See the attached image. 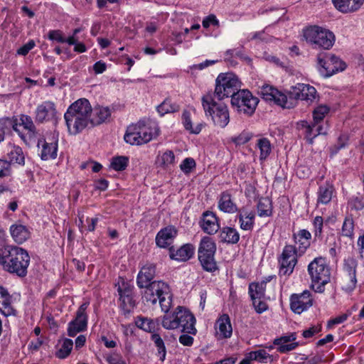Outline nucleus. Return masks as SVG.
<instances>
[{
    "label": "nucleus",
    "mask_w": 364,
    "mask_h": 364,
    "mask_svg": "<svg viewBox=\"0 0 364 364\" xmlns=\"http://www.w3.org/2000/svg\"><path fill=\"white\" fill-rule=\"evenodd\" d=\"M92 107L85 98L71 104L64 114L68 132L76 135L86 128L92 127Z\"/></svg>",
    "instance_id": "1"
},
{
    "label": "nucleus",
    "mask_w": 364,
    "mask_h": 364,
    "mask_svg": "<svg viewBox=\"0 0 364 364\" xmlns=\"http://www.w3.org/2000/svg\"><path fill=\"white\" fill-rule=\"evenodd\" d=\"M29 263L30 256L21 247L7 245L0 252V266L3 270L10 274L19 277H26Z\"/></svg>",
    "instance_id": "2"
},
{
    "label": "nucleus",
    "mask_w": 364,
    "mask_h": 364,
    "mask_svg": "<svg viewBox=\"0 0 364 364\" xmlns=\"http://www.w3.org/2000/svg\"><path fill=\"white\" fill-rule=\"evenodd\" d=\"M143 301L148 305L159 303L163 311L167 313L172 303V294L169 286L163 281H154L149 286L144 288L141 292Z\"/></svg>",
    "instance_id": "3"
},
{
    "label": "nucleus",
    "mask_w": 364,
    "mask_h": 364,
    "mask_svg": "<svg viewBox=\"0 0 364 364\" xmlns=\"http://www.w3.org/2000/svg\"><path fill=\"white\" fill-rule=\"evenodd\" d=\"M195 324L194 316L182 306H178L172 314L165 315L162 320V326L164 328L168 330L181 328L183 333L191 335H195L197 332Z\"/></svg>",
    "instance_id": "4"
},
{
    "label": "nucleus",
    "mask_w": 364,
    "mask_h": 364,
    "mask_svg": "<svg viewBox=\"0 0 364 364\" xmlns=\"http://www.w3.org/2000/svg\"><path fill=\"white\" fill-rule=\"evenodd\" d=\"M303 38L314 49L330 50L334 45L336 36L329 29L314 25L303 29Z\"/></svg>",
    "instance_id": "5"
},
{
    "label": "nucleus",
    "mask_w": 364,
    "mask_h": 364,
    "mask_svg": "<svg viewBox=\"0 0 364 364\" xmlns=\"http://www.w3.org/2000/svg\"><path fill=\"white\" fill-rule=\"evenodd\" d=\"M201 101L205 115L211 117L215 126L225 128L230 122L228 107L223 103L216 102L211 92L204 95Z\"/></svg>",
    "instance_id": "6"
},
{
    "label": "nucleus",
    "mask_w": 364,
    "mask_h": 364,
    "mask_svg": "<svg viewBox=\"0 0 364 364\" xmlns=\"http://www.w3.org/2000/svg\"><path fill=\"white\" fill-rule=\"evenodd\" d=\"M308 272L311 279V287L316 292L323 293L324 286L330 282L331 272L325 259L315 258L308 265Z\"/></svg>",
    "instance_id": "7"
},
{
    "label": "nucleus",
    "mask_w": 364,
    "mask_h": 364,
    "mask_svg": "<svg viewBox=\"0 0 364 364\" xmlns=\"http://www.w3.org/2000/svg\"><path fill=\"white\" fill-rule=\"evenodd\" d=\"M159 134V129L155 127H146L144 122L139 121L136 124L128 127L124 139L131 145H141L150 141Z\"/></svg>",
    "instance_id": "8"
},
{
    "label": "nucleus",
    "mask_w": 364,
    "mask_h": 364,
    "mask_svg": "<svg viewBox=\"0 0 364 364\" xmlns=\"http://www.w3.org/2000/svg\"><path fill=\"white\" fill-rule=\"evenodd\" d=\"M240 82L238 78L232 73H220L215 80L213 97L221 100L225 97L233 96L239 90Z\"/></svg>",
    "instance_id": "9"
},
{
    "label": "nucleus",
    "mask_w": 364,
    "mask_h": 364,
    "mask_svg": "<svg viewBox=\"0 0 364 364\" xmlns=\"http://www.w3.org/2000/svg\"><path fill=\"white\" fill-rule=\"evenodd\" d=\"M216 245L212 238L204 237L201 239L198 255V260L204 270L214 272L217 269V264L214 257Z\"/></svg>",
    "instance_id": "10"
},
{
    "label": "nucleus",
    "mask_w": 364,
    "mask_h": 364,
    "mask_svg": "<svg viewBox=\"0 0 364 364\" xmlns=\"http://www.w3.org/2000/svg\"><path fill=\"white\" fill-rule=\"evenodd\" d=\"M259 100L247 90H239L232 96V107L239 113L252 115L258 105Z\"/></svg>",
    "instance_id": "11"
},
{
    "label": "nucleus",
    "mask_w": 364,
    "mask_h": 364,
    "mask_svg": "<svg viewBox=\"0 0 364 364\" xmlns=\"http://www.w3.org/2000/svg\"><path fill=\"white\" fill-rule=\"evenodd\" d=\"M260 95L265 101L273 102L283 108L289 109L292 107V104L288 102L287 96L273 86L263 85L260 90Z\"/></svg>",
    "instance_id": "12"
},
{
    "label": "nucleus",
    "mask_w": 364,
    "mask_h": 364,
    "mask_svg": "<svg viewBox=\"0 0 364 364\" xmlns=\"http://www.w3.org/2000/svg\"><path fill=\"white\" fill-rule=\"evenodd\" d=\"M296 248L292 245H286L279 260L280 264L279 274L290 275L297 262Z\"/></svg>",
    "instance_id": "13"
},
{
    "label": "nucleus",
    "mask_w": 364,
    "mask_h": 364,
    "mask_svg": "<svg viewBox=\"0 0 364 364\" xmlns=\"http://www.w3.org/2000/svg\"><path fill=\"white\" fill-rule=\"evenodd\" d=\"M318 64L323 70V73L326 77H330L335 73L346 69V63L334 54H330L327 60H324L318 55Z\"/></svg>",
    "instance_id": "14"
},
{
    "label": "nucleus",
    "mask_w": 364,
    "mask_h": 364,
    "mask_svg": "<svg viewBox=\"0 0 364 364\" xmlns=\"http://www.w3.org/2000/svg\"><path fill=\"white\" fill-rule=\"evenodd\" d=\"M89 306V302H84L78 308L75 318L68 324V333L69 336L73 337L77 333L83 331L87 328V315L86 310Z\"/></svg>",
    "instance_id": "15"
},
{
    "label": "nucleus",
    "mask_w": 364,
    "mask_h": 364,
    "mask_svg": "<svg viewBox=\"0 0 364 364\" xmlns=\"http://www.w3.org/2000/svg\"><path fill=\"white\" fill-rule=\"evenodd\" d=\"M313 305V298L308 290L300 294H294L290 297L291 309L296 314H300Z\"/></svg>",
    "instance_id": "16"
},
{
    "label": "nucleus",
    "mask_w": 364,
    "mask_h": 364,
    "mask_svg": "<svg viewBox=\"0 0 364 364\" xmlns=\"http://www.w3.org/2000/svg\"><path fill=\"white\" fill-rule=\"evenodd\" d=\"M35 114V120L38 123L54 119L57 114L55 103L51 101L43 102L37 106Z\"/></svg>",
    "instance_id": "17"
},
{
    "label": "nucleus",
    "mask_w": 364,
    "mask_h": 364,
    "mask_svg": "<svg viewBox=\"0 0 364 364\" xmlns=\"http://www.w3.org/2000/svg\"><path fill=\"white\" fill-rule=\"evenodd\" d=\"M316 89L307 84L299 83L293 87L291 95L294 98L312 102L316 97Z\"/></svg>",
    "instance_id": "18"
},
{
    "label": "nucleus",
    "mask_w": 364,
    "mask_h": 364,
    "mask_svg": "<svg viewBox=\"0 0 364 364\" xmlns=\"http://www.w3.org/2000/svg\"><path fill=\"white\" fill-rule=\"evenodd\" d=\"M156 275V266L154 264L147 263L144 265L136 278V284L139 288L144 289L150 284H151L154 281V278Z\"/></svg>",
    "instance_id": "19"
},
{
    "label": "nucleus",
    "mask_w": 364,
    "mask_h": 364,
    "mask_svg": "<svg viewBox=\"0 0 364 364\" xmlns=\"http://www.w3.org/2000/svg\"><path fill=\"white\" fill-rule=\"evenodd\" d=\"M178 231L172 225L162 228L156 236V244L161 248L168 247L177 236Z\"/></svg>",
    "instance_id": "20"
},
{
    "label": "nucleus",
    "mask_w": 364,
    "mask_h": 364,
    "mask_svg": "<svg viewBox=\"0 0 364 364\" xmlns=\"http://www.w3.org/2000/svg\"><path fill=\"white\" fill-rule=\"evenodd\" d=\"M168 250L171 259L186 262L194 255L195 247L191 244H185L176 250L173 247H170Z\"/></svg>",
    "instance_id": "21"
},
{
    "label": "nucleus",
    "mask_w": 364,
    "mask_h": 364,
    "mask_svg": "<svg viewBox=\"0 0 364 364\" xmlns=\"http://www.w3.org/2000/svg\"><path fill=\"white\" fill-rule=\"evenodd\" d=\"M200 227L208 235L216 233L220 228V225L215 214L210 211L203 213L200 221Z\"/></svg>",
    "instance_id": "22"
},
{
    "label": "nucleus",
    "mask_w": 364,
    "mask_h": 364,
    "mask_svg": "<svg viewBox=\"0 0 364 364\" xmlns=\"http://www.w3.org/2000/svg\"><path fill=\"white\" fill-rule=\"evenodd\" d=\"M0 311L5 316L16 315V310L11 304V296L7 289L0 286Z\"/></svg>",
    "instance_id": "23"
},
{
    "label": "nucleus",
    "mask_w": 364,
    "mask_h": 364,
    "mask_svg": "<svg viewBox=\"0 0 364 364\" xmlns=\"http://www.w3.org/2000/svg\"><path fill=\"white\" fill-rule=\"evenodd\" d=\"M41 144H42L41 159L46 161L56 158L58 151L57 140L53 139L51 141H48L46 139H41L38 141V145L39 146Z\"/></svg>",
    "instance_id": "24"
},
{
    "label": "nucleus",
    "mask_w": 364,
    "mask_h": 364,
    "mask_svg": "<svg viewBox=\"0 0 364 364\" xmlns=\"http://www.w3.org/2000/svg\"><path fill=\"white\" fill-rule=\"evenodd\" d=\"M215 328L220 338H228L232 336V328L228 314H223L217 321Z\"/></svg>",
    "instance_id": "25"
},
{
    "label": "nucleus",
    "mask_w": 364,
    "mask_h": 364,
    "mask_svg": "<svg viewBox=\"0 0 364 364\" xmlns=\"http://www.w3.org/2000/svg\"><path fill=\"white\" fill-rule=\"evenodd\" d=\"M218 208L221 211L228 213H234L238 210L236 203L233 201L232 196L228 191L221 193L218 201Z\"/></svg>",
    "instance_id": "26"
},
{
    "label": "nucleus",
    "mask_w": 364,
    "mask_h": 364,
    "mask_svg": "<svg viewBox=\"0 0 364 364\" xmlns=\"http://www.w3.org/2000/svg\"><path fill=\"white\" fill-rule=\"evenodd\" d=\"M334 6L343 13L353 12L363 5L364 0H332Z\"/></svg>",
    "instance_id": "27"
},
{
    "label": "nucleus",
    "mask_w": 364,
    "mask_h": 364,
    "mask_svg": "<svg viewBox=\"0 0 364 364\" xmlns=\"http://www.w3.org/2000/svg\"><path fill=\"white\" fill-rule=\"evenodd\" d=\"M294 240L298 245L299 252L302 254L311 245V235L306 230H300L297 233H294Z\"/></svg>",
    "instance_id": "28"
},
{
    "label": "nucleus",
    "mask_w": 364,
    "mask_h": 364,
    "mask_svg": "<svg viewBox=\"0 0 364 364\" xmlns=\"http://www.w3.org/2000/svg\"><path fill=\"white\" fill-rule=\"evenodd\" d=\"M12 237L16 242L22 244L27 240L30 236L28 228L23 225H13L10 228Z\"/></svg>",
    "instance_id": "29"
},
{
    "label": "nucleus",
    "mask_w": 364,
    "mask_h": 364,
    "mask_svg": "<svg viewBox=\"0 0 364 364\" xmlns=\"http://www.w3.org/2000/svg\"><path fill=\"white\" fill-rule=\"evenodd\" d=\"M111 115L108 107H95L92 109V127L105 122Z\"/></svg>",
    "instance_id": "30"
},
{
    "label": "nucleus",
    "mask_w": 364,
    "mask_h": 364,
    "mask_svg": "<svg viewBox=\"0 0 364 364\" xmlns=\"http://www.w3.org/2000/svg\"><path fill=\"white\" fill-rule=\"evenodd\" d=\"M181 119L185 129L188 131L191 134H199L205 126V123L203 122H200L196 126H193L191 121V113L188 110H184L183 112Z\"/></svg>",
    "instance_id": "31"
},
{
    "label": "nucleus",
    "mask_w": 364,
    "mask_h": 364,
    "mask_svg": "<svg viewBox=\"0 0 364 364\" xmlns=\"http://www.w3.org/2000/svg\"><path fill=\"white\" fill-rule=\"evenodd\" d=\"M6 156L8 158V162L10 163V166L12 164H17L22 166L25 164V156L23 150L18 146H11Z\"/></svg>",
    "instance_id": "32"
},
{
    "label": "nucleus",
    "mask_w": 364,
    "mask_h": 364,
    "mask_svg": "<svg viewBox=\"0 0 364 364\" xmlns=\"http://www.w3.org/2000/svg\"><path fill=\"white\" fill-rule=\"evenodd\" d=\"M240 228L244 230H252L254 225L255 213L252 211L242 210L237 215Z\"/></svg>",
    "instance_id": "33"
},
{
    "label": "nucleus",
    "mask_w": 364,
    "mask_h": 364,
    "mask_svg": "<svg viewBox=\"0 0 364 364\" xmlns=\"http://www.w3.org/2000/svg\"><path fill=\"white\" fill-rule=\"evenodd\" d=\"M11 128L15 132L18 133L22 139L25 140V136L20 133L16 119L9 117H4L0 119V133H3V134L5 136L6 133L9 132Z\"/></svg>",
    "instance_id": "34"
},
{
    "label": "nucleus",
    "mask_w": 364,
    "mask_h": 364,
    "mask_svg": "<svg viewBox=\"0 0 364 364\" xmlns=\"http://www.w3.org/2000/svg\"><path fill=\"white\" fill-rule=\"evenodd\" d=\"M220 237L224 242L236 244L240 240V235L236 229L225 227L221 230Z\"/></svg>",
    "instance_id": "35"
},
{
    "label": "nucleus",
    "mask_w": 364,
    "mask_h": 364,
    "mask_svg": "<svg viewBox=\"0 0 364 364\" xmlns=\"http://www.w3.org/2000/svg\"><path fill=\"white\" fill-rule=\"evenodd\" d=\"M333 188L331 185L326 183L319 187L318 191L317 203L328 204L332 199Z\"/></svg>",
    "instance_id": "36"
},
{
    "label": "nucleus",
    "mask_w": 364,
    "mask_h": 364,
    "mask_svg": "<svg viewBox=\"0 0 364 364\" xmlns=\"http://www.w3.org/2000/svg\"><path fill=\"white\" fill-rule=\"evenodd\" d=\"M156 164L164 168H168L175 164V155L171 150H166L162 154H159Z\"/></svg>",
    "instance_id": "37"
},
{
    "label": "nucleus",
    "mask_w": 364,
    "mask_h": 364,
    "mask_svg": "<svg viewBox=\"0 0 364 364\" xmlns=\"http://www.w3.org/2000/svg\"><path fill=\"white\" fill-rule=\"evenodd\" d=\"M118 291L120 296L121 306L125 314L129 313L131 309L135 306V302L129 291H122L119 288Z\"/></svg>",
    "instance_id": "38"
},
{
    "label": "nucleus",
    "mask_w": 364,
    "mask_h": 364,
    "mask_svg": "<svg viewBox=\"0 0 364 364\" xmlns=\"http://www.w3.org/2000/svg\"><path fill=\"white\" fill-rule=\"evenodd\" d=\"M136 326L144 330V331L151 333V334L156 332L158 324L152 319L146 317H138L135 321Z\"/></svg>",
    "instance_id": "39"
},
{
    "label": "nucleus",
    "mask_w": 364,
    "mask_h": 364,
    "mask_svg": "<svg viewBox=\"0 0 364 364\" xmlns=\"http://www.w3.org/2000/svg\"><path fill=\"white\" fill-rule=\"evenodd\" d=\"M151 341L157 348V355L159 360L163 362L166 358V348L162 338L159 333H154L151 334Z\"/></svg>",
    "instance_id": "40"
},
{
    "label": "nucleus",
    "mask_w": 364,
    "mask_h": 364,
    "mask_svg": "<svg viewBox=\"0 0 364 364\" xmlns=\"http://www.w3.org/2000/svg\"><path fill=\"white\" fill-rule=\"evenodd\" d=\"M257 213L259 217H269L272 214V201L268 198H262L257 203Z\"/></svg>",
    "instance_id": "41"
},
{
    "label": "nucleus",
    "mask_w": 364,
    "mask_h": 364,
    "mask_svg": "<svg viewBox=\"0 0 364 364\" xmlns=\"http://www.w3.org/2000/svg\"><path fill=\"white\" fill-rule=\"evenodd\" d=\"M340 283L343 290L347 292L352 291L355 288L357 284L356 274H343Z\"/></svg>",
    "instance_id": "42"
},
{
    "label": "nucleus",
    "mask_w": 364,
    "mask_h": 364,
    "mask_svg": "<svg viewBox=\"0 0 364 364\" xmlns=\"http://www.w3.org/2000/svg\"><path fill=\"white\" fill-rule=\"evenodd\" d=\"M299 129H304L305 138L309 144H313V140L316 137L314 136L316 125L314 122L310 124L306 121H301L298 123Z\"/></svg>",
    "instance_id": "43"
},
{
    "label": "nucleus",
    "mask_w": 364,
    "mask_h": 364,
    "mask_svg": "<svg viewBox=\"0 0 364 364\" xmlns=\"http://www.w3.org/2000/svg\"><path fill=\"white\" fill-rule=\"evenodd\" d=\"M257 146L260 151L259 159L265 160L270 154L272 146L269 140L267 138H260L257 140Z\"/></svg>",
    "instance_id": "44"
},
{
    "label": "nucleus",
    "mask_w": 364,
    "mask_h": 364,
    "mask_svg": "<svg viewBox=\"0 0 364 364\" xmlns=\"http://www.w3.org/2000/svg\"><path fill=\"white\" fill-rule=\"evenodd\" d=\"M249 294L252 300L261 299L264 296L263 284L252 283L249 286Z\"/></svg>",
    "instance_id": "45"
},
{
    "label": "nucleus",
    "mask_w": 364,
    "mask_h": 364,
    "mask_svg": "<svg viewBox=\"0 0 364 364\" xmlns=\"http://www.w3.org/2000/svg\"><path fill=\"white\" fill-rule=\"evenodd\" d=\"M21 123L18 124V126H23V128L28 131L29 137H32L36 133V127L31 119L28 115L22 114L20 117Z\"/></svg>",
    "instance_id": "46"
},
{
    "label": "nucleus",
    "mask_w": 364,
    "mask_h": 364,
    "mask_svg": "<svg viewBox=\"0 0 364 364\" xmlns=\"http://www.w3.org/2000/svg\"><path fill=\"white\" fill-rule=\"evenodd\" d=\"M179 106L176 104H172L170 100H164L157 107L158 112L161 115H164L166 113H172L178 111Z\"/></svg>",
    "instance_id": "47"
},
{
    "label": "nucleus",
    "mask_w": 364,
    "mask_h": 364,
    "mask_svg": "<svg viewBox=\"0 0 364 364\" xmlns=\"http://www.w3.org/2000/svg\"><path fill=\"white\" fill-rule=\"evenodd\" d=\"M250 358L252 360H257L262 363H268V359L269 360V362L272 361V356L264 350H259L250 352Z\"/></svg>",
    "instance_id": "48"
},
{
    "label": "nucleus",
    "mask_w": 364,
    "mask_h": 364,
    "mask_svg": "<svg viewBox=\"0 0 364 364\" xmlns=\"http://www.w3.org/2000/svg\"><path fill=\"white\" fill-rule=\"evenodd\" d=\"M73 346V341L69 338H65L60 348L56 352V356L59 358H65L70 353Z\"/></svg>",
    "instance_id": "49"
},
{
    "label": "nucleus",
    "mask_w": 364,
    "mask_h": 364,
    "mask_svg": "<svg viewBox=\"0 0 364 364\" xmlns=\"http://www.w3.org/2000/svg\"><path fill=\"white\" fill-rule=\"evenodd\" d=\"M129 159L127 156H117L112 159L111 163L112 168L117 171L124 170L128 165Z\"/></svg>",
    "instance_id": "50"
},
{
    "label": "nucleus",
    "mask_w": 364,
    "mask_h": 364,
    "mask_svg": "<svg viewBox=\"0 0 364 364\" xmlns=\"http://www.w3.org/2000/svg\"><path fill=\"white\" fill-rule=\"evenodd\" d=\"M252 136L251 132L243 131L238 136H232L230 140L236 146H240L248 142L252 139Z\"/></svg>",
    "instance_id": "51"
},
{
    "label": "nucleus",
    "mask_w": 364,
    "mask_h": 364,
    "mask_svg": "<svg viewBox=\"0 0 364 364\" xmlns=\"http://www.w3.org/2000/svg\"><path fill=\"white\" fill-rule=\"evenodd\" d=\"M328 112V107L326 105L318 106L313 112V118L315 123H320Z\"/></svg>",
    "instance_id": "52"
},
{
    "label": "nucleus",
    "mask_w": 364,
    "mask_h": 364,
    "mask_svg": "<svg viewBox=\"0 0 364 364\" xmlns=\"http://www.w3.org/2000/svg\"><path fill=\"white\" fill-rule=\"evenodd\" d=\"M354 223L352 218H346L343 227H342V235L346 237H351L353 235Z\"/></svg>",
    "instance_id": "53"
},
{
    "label": "nucleus",
    "mask_w": 364,
    "mask_h": 364,
    "mask_svg": "<svg viewBox=\"0 0 364 364\" xmlns=\"http://www.w3.org/2000/svg\"><path fill=\"white\" fill-rule=\"evenodd\" d=\"M196 166L195 160L193 158L188 157L180 164V168L185 174H189L195 169Z\"/></svg>",
    "instance_id": "54"
},
{
    "label": "nucleus",
    "mask_w": 364,
    "mask_h": 364,
    "mask_svg": "<svg viewBox=\"0 0 364 364\" xmlns=\"http://www.w3.org/2000/svg\"><path fill=\"white\" fill-rule=\"evenodd\" d=\"M356 267H357L356 261L352 257H348V259H345V261H344L343 274H356Z\"/></svg>",
    "instance_id": "55"
},
{
    "label": "nucleus",
    "mask_w": 364,
    "mask_h": 364,
    "mask_svg": "<svg viewBox=\"0 0 364 364\" xmlns=\"http://www.w3.org/2000/svg\"><path fill=\"white\" fill-rule=\"evenodd\" d=\"M225 60L228 61H231V58L233 57H237L241 59H247L242 52V48L228 50L225 53Z\"/></svg>",
    "instance_id": "56"
},
{
    "label": "nucleus",
    "mask_w": 364,
    "mask_h": 364,
    "mask_svg": "<svg viewBox=\"0 0 364 364\" xmlns=\"http://www.w3.org/2000/svg\"><path fill=\"white\" fill-rule=\"evenodd\" d=\"M11 173L10 163L7 160L0 159V178L9 176Z\"/></svg>",
    "instance_id": "57"
},
{
    "label": "nucleus",
    "mask_w": 364,
    "mask_h": 364,
    "mask_svg": "<svg viewBox=\"0 0 364 364\" xmlns=\"http://www.w3.org/2000/svg\"><path fill=\"white\" fill-rule=\"evenodd\" d=\"M48 38L51 41H56L58 43H65V38L60 30H51L48 32Z\"/></svg>",
    "instance_id": "58"
},
{
    "label": "nucleus",
    "mask_w": 364,
    "mask_h": 364,
    "mask_svg": "<svg viewBox=\"0 0 364 364\" xmlns=\"http://www.w3.org/2000/svg\"><path fill=\"white\" fill-rule=\"evenodd\" d=\"M36 46L33 40H30L27 43L21 46L17 50V54L21 55H26L31 50Z\"/></svg>",
    "instance_id": "59"
},
{
    "label": "nucleus",
    "mask_w": 364,
    "mask_h": 364,
    "mask_svg": "<svg viewBox=\"0 0 364 364\" xmlns=\"http://www.w3.org/2000/svg\"><path fill=\"white\" fill-rule=\"evenodd\" d=\"M106 360L109 364H126L122 355L117 353H112L107 355Z\"/></svg>",
    "instance_id": "60"
},
{
    "label": "nucleus",
    "mask_w": 364,
    "mask_h": 364,
    "mask_svg": "<svg viewBox=\"0 0 364 364\" xmlns=\"http://www.w3.org/2000/svg\"><path fill=\"white\" fill-rule=\"evenodd\" d=\"M210 24L217 26H219V21L214 14H210L203 20L202 25L204 28H208Z\"/></svg>",
    "instance_id": "61"
},
{
    "label": "nucleus",
    "mask_w": 364,
    "mask_h": 364,
    "mask_svg": "<svg viewBox=\"0 0 364 364\" xmlns=\"http://www.w3.org/2000/svg\"><path fill=\"white\" fill-rule=\"evenodd\" d=\"M321 330V326H314L307 330L303 331L302 336L305 338H309L314 336L316 333H318Z\"/></svg>",
    "instance_id": "62"
},
{
    "label": "nucleus",
    "mask_w": 364,
    "mask_h": 364,
    "mask_svg": "<svg viewBox=\"0 0 364 364\" xmlns=\"http://www.w3.org/2000/svg\"><path fill=\"white\" fill-rule=\"evenodd\" d=\"M348 141V136L346 134H341L338 139V142L335 145L334 154L337 153L338 150L346 146Z\"/></svg>",
    "instance_id": "63"
},
{
    "label": "nucleus",
    "mask_w": 364,
    "mask_h": 364,
    "mask_svg": "<svg viewBox=\"0 0 364 364\" xmlns=\"http://www.w3.org/2000/svg\"><path fill=\"white\" fill-rule=\"evenodd\" d=\"M299 343L298 342H293L291 343H286L279 346L278 351L282 353H285L289 351H291L295 349L297 346H299Z\"/></svg>",
    "instance_id": "64"
}]
</instances>
